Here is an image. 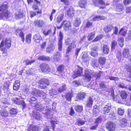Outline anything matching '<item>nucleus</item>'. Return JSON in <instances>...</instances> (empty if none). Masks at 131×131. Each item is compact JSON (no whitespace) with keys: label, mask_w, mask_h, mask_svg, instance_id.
I'll use <instances>...</instances> for the list:
<instances>
[{"label":"nucleus","mask_w":131,"mask_h":131,"mask_svg":"<svg viewBox=\"0 0 131 131\" xmlns=\"http://www.w3.org/2000/svg\"><path fill=\"white\" fill-rule=\"evenodd\" d=\"M81 23V18L80 17H77L75 19L74 25L75 27L79 26Z\"/></svg>","instance_id":"bb28decb"},{"label":"nucleus","mask_w":131,"mask_h":131,"mask_svg":"<svg viewBox=\"0 0 131 131\" xmlns=\"http://www.w3.org/2000/svg\"><path fill=\"white\" fill-rule=\"evenodd\" d=\"M39 129V127L38 126L35 125L32 127L31 129L32 131H38Z\"/></svg>","instance_id":"e2e57ef3"},{"label":"nucleus","mask_w":131,"mask_h":131,"mask_svg":"<svg viewBox=\"0 0 131 131\" xmlns=\"http://www.w3.org/2000/svg\"><path fill=\"white\" fill-rule=\"evenodd\" d=\"M97 61L96 60L93 59L92 60L91 64L92 66L94 68L97 67L98 65L97 63Z\"/></svg>","instance_id":"5fc2aeb1"},{"label":"nucleus","mask_w":131,"mask_h":131,"mask_svg":"<svg viewBox=\"0 0 131 131\" xmlns=\"http://www.w3.org/2000/svg\"><path fill=\"white\" fill-rule=\"evenodd\" d=\"M40 86L41 89H44L49 85V82L47 79H41L38 82Z\"/></svg>","instance_id":"20e7f679"},{"label":"nucleus","mask_w":131,"mask_h":131,"mask_svg":"<svg viewBox=\"0 0 131 131\" xmlns=\"http://www.w3.org/2000/svg\"><path fill=\"white\" fill-rule=\"evenodd\" d=\"M29 102L31 103L32 105L33 106L36 107L37 103V99L35 97H32L29 100Z\"/></svg>","instance_id":"4be33fe9"},{"label":"nucleus","mask_w":131,"mask_h":131,"mask_svg":"<svg viewBox=\"0 0 131 131\" xmlns=\"http://www.w3.org/2000/svg\"><path fill=\"white\" fill-rule=\"evenodd\" d=\"M105 83L103 81H102L99 84L100 89L102 90H105L106 88V86L105 85Z\"/></svg>","instance_id":"c9c22d12"},{"label":"nucleus","mask_w":131,"mask_h":131,"mask_svg":"<svg viewBox=\"0 0 131 131\" xmlns=\"http://www.w3.org/2000/svg\"><path fill=\"white\" fill-rule=\"evenodd\" d=\"M31 94L35 96L38 95L44 99L46 97V93L42 91H38L37 90H35L32 92Z\"/></svg>","instance_id":"7ed1b4c3"},{"label":"nucleus","mask_w":131,"mask_h":131,"mask_svg":"<svg viewBox=\"0 0 131 131\" xmlns=\"http://www.w3.org/2000/svg\"><path fill=\"white\" fill-rule=\"evenodd\" d=\"M111 103H108L104 108L103 110L104 112V113L105 114H106V113H108L110 110L111 109Z\"/></svg>","instance_id":"a211bd4d"},{"label":"nucleus","mask_w":131,"mask_h":131,"mask_svg":"<svg viewBox=\"0 0 131 131\" xmlns=\"http://www.w3.org/2000/svg\"><path fill=\"white\" fill-rule=\"evenodd\" d=\"M7 4H3L0 7V11L4 12L7 10Z\"/></svg>","instance_id":"f704fd0d"},{"label":"nucleus","mask_w":131,"mask_h":131,"mask_svg":"<svg viewBox=\"0 0 131 131\" xmlns=\"http://www.w3.org/2000/svg\"><path fill=\"white\" fill-rule=\"evenodd\" d=\"M106 17L103 16H96L94 17L93 19V21H99L101 20H104Z\"/></svg>","instance_id":"b1692460"},{"label":"nucleus","mask_w":131,"mask_h":131,"mask_svg":"<svg viewBox=\"0 0 131 131\" xmlns=\"http://www.w3.org/2000/svg\"><path fill=\"white\" fill-rule=\"evenodd\" d=\"M78 68L76 72L74 74L73 77L74 78H75L78 76H80L82 74L83 69L82 68L80 67L79 66H77Z\"/></svg>","instance_id":"6e6552de"},{"label":"nucleus","mask_w":131,"mask_h":131,"mask_svg":"<svg viewBox=\"0 0 131 131\" xmlns=\"http://www.w3.org/2000/svg\"><path fill=\"white\" fill-rule=\"evenodd\" d=\"M113 28V27L111 25H108L106 26L104 29V31L106 32H110Z\"/></svg>","instance_id":"cd10ccee"},{"label":"nucleus","mask_w":131,"mask_h":131,"mask_svg":"<svg viewBox=\"0 0 131 131\" xmlns=\"http://www.w3.org/2000/svg\"><path fill=\"white\" fill-rule=\"evenodd\" d=\"M120 95L122 99H125L127 98L128 95L126 92L122 91L120 93Z\"/></svg>","instance_id":"473e14b6"},{"label":"nucleus","mask_w":131,"mask_h":131,"mask_svg":"<svg viewBox=\"0 0 131 131\" xmlns=\"http://www.w3.org/2000/svg\"><path fill=\"white\" fill-rule=\"evenodd\" d=\"M23 13L21 12H19L18 13L16 14V16L17 18H20L23 17Z\"/></svg>","instance_id":"6e6d98bb"},{"label":"nucleus","mask_w":131,"mask_h":131,"mask_svg":"<svg viewBox=\"0 0 131 131\" xmlns=\"http://www.w3.org/2000/svg\"><path fill=\"white\" fill-rule=\"evenodd\" d=\"M87 4L86 0H80L78 2L79 6L81 8H85Z\"/></svg>","instance_id":"ddd939ff"},{"label":"nucleus","mask_w":131,"mask_h":131,"mask_svg":"<svg viewBox=\"0 0 131 131\" xmlns=\"http://www.w3.org/2000/svg\"><path fill=\"white\" fill-rule=\"evenodd\" d=\"M36 109L37 110L39 111H45V108L44 106L42 105H37L35 107Z\"/></svg>","instance_id":"4c0bfd02"},{"label":"nucleus","mask_w":131,"mask_h":131,"mask_svg":"<svg viewBox=\"0 0 131 131\" xmlns=\"http://www.w3.org/2000/svg\"><path fill=\"white\" fill-rule=\"evenodd\" d=\"M19 104L21 105L23 109H25L26 107V105L25 102L23 100H21L20 101V104Z\"/></svg>","instance_id":"864d4df0"},{"label":"nucleus","mask_w":131,"mask_h":131,"mask_svg":"<svg viewBox=\"0 0 131 131\" xmlns=\"http://www.w3.org/2000/svg\"><path fill=\"white\" fill-rule=\"evenodd\" d=\"M102 118L101 117H99L98 118H97L96 120V123L97 124L100 123L102 121Z\"/></svg>","instance_id":"338daca9"},{"label":"nucleus","mask_w":131,"mask_h":131,"mask_svg":"<svg viewBox=\"0 0 131 131\" xmlns=\"http://www.w3.org/2000/svg\"><path fill=\"white\" fill-rule=\"evenodd\" d=\"M35 60H30L29 59H27L24 60L23 62L26 65H30L31 64L34 63L35 61Z\"/></svg>","instance_id":"72a5a7b5"},{"label":"nucleus","mask_w":131,"mask_h":131,"mask_svg":"<svg viewBox=\"0 0 131 131\" xmlns=\"http://www.w3.org/2000/svg\"><path fill=\"white\" fill-rule=\"evenodd\" d=\"M85 121H84L81 119L79 120L78 121V125H83L85 124Z\"/></svg>","instance_id":"69168bd1"},{"label":"nucleus","mask_w":131,"mask_h":131,"mask_svg":"<svg viewBox=\"0 0 131 131\" xmlns=\"http://www.w3.org/2000/svg\"><path fill=\"white\" fill-rule=\"evenodd\" d=\"M62 34L61 32H60L59 33V40L58 45L59 50V51H61L62 45Z\"/></svg>","instance_id":"f8f14e48"},{"label":"nucleus","mask_w":131,"mask_h":131,"mask_svg":"<svg viewBox=\"0 0 131 131\" xmlns=\"http://www.w3.org/2000/svg\"><path fill=\"white\" fill-rule=\"evenodd\" d=\"M121 126L122 127H124L126 125L127 123V121L125 118H122L120 121Z\"/></svg>","instance_id":"ea45409f"},{"label":"nucleus","mask_w":131,"mask_h":131,"mask_svg":"<svg viewBox=\"0 0 131 131\" xmlns=\"http://www.w3.org/2000/svg\"><path fill=\"white\" fill-rule=\"evenodd\" d=\"M0 18L1 19H2L4 20H10L12 19L13 15L12 14L7 11L5 13L0 14Z\"/></svg>","instance_id":"f257e3e1"},{"label":"nucleus","mask_w":131,"mask_h":131,"mask_svg":"<svg viewBox=\"0 0 131 131\" xmlns=\"http://www.w3.org/2000/svg\"><path fill=\"white\" fill-rule=\"evenodd\" d=\"M95 36V33L92 32L89 33L88 36V40H92L94 37Z\"/></svg>","instance_id":"c03bdc74"},{"label":"nucleus","mask_w":131,"mask_h":131,"mask_svg":"<svg viewBox=\"0 0 131 131\" xmlns=\"http://www.w3.org/2000/svg\"><path fill=\"white\" fill-rule=\"evenodd\" d=\"M99 48L98 47L97 45L95 46L93 48H92L91 53V55L93 57L97 56L98 55V50Z\"/></svg>","instance_id":"9d476101"},{"label":"nucleus","mask_w":131,"mask_h":131,"mask_svg":"<svg viewBox=\"0 0 131 131\" xmlns=\"http://www.w3.org/2000/svg\"><path fill=\"white\" fill-rule=\"evenodd\" d=\"M75 109L77 112H80L83 110V108L82 106L77 105L75 107Z\"/></svg>","instance_id":"3c124183"},{"label":"nucleus","mask_w":131,"mask_h":131,"mask_svg":"<svg viewBox=\"0 0 131 131\" xmlns=\"http://www.w3.org/2000/svg\"><path fill=\"white\" fill-rule=\"evenodd\" d=\"M117 44V42L115 40L113 41L112 43L111 48L112 49H114Z\"/></svg>","instance_id":"052dcab7"},{"label":"nucleus","mask_w":131,"mask_h":131,"mask_svg":"<svg viewBox=\"0 0 131 131\" xmlns=\"http://www.w3.org/2000/svg\"><path fill=\"white\" fill-rule=\"evenodd\" d=\"M103 37V35H100L97 36L95 39L93 40V42H95L98 41V40L101 39Z\"/></svg>","instance_id":"603ef678"},{"label":"nucleus","mask_w":131,"mask_h":131,"mask_svg":"<svg viewBox=\"0 0 131 131\" xmlns=\"http://www.w3.org/2000/svg\"><path fill=\"white\" fill-rule=\"evenodd\" d=\"M53 28L54 29V32H53V34H54L55 33V31L56 29V28L55 27H52L51 26L50 29H49L47 30H45L43 31V33L44 34L45 36L48 35L51 33V28Z\"/></svg>","instance_id":"6ab92c4d"},{"label":"nucleus","mask_w":131,"mask_h":131,"mask_svg":"<svg viewBox=\"0 0 131 131\" xmlns=\"http://www.w3.org/2000/svg\"><path fill=\"white\" fill-rule=\"evenodd\" d=\"M62 24L64 25V28L65 30L68 29L71 26V24L70 22L67 21L66 20L63 21Z\"/></svg>","instance_id":"4468645a"},{"label":"nucleus","mask_w":131,"mask_h":131,"mask_svg":"<svg viewBox=\"0 0 131 131\" xmlns=\"http://www.w3.org/2000/svg\"><path fill=\"white\" fill-rule=\"evenodd\" d=\"M16 34L17 36L19 35V37L21 38L23 42H24L25 40L24 34L21 29H17L16 31Z\"/></svg>","instance_id":"1a4fd4ad"},{"label":"nucleus","mask_w":131,"mask_h":131,"mask_svg":"<svg viewBox=\"0 0 131 131\" xmlns=\"http://www.w3.org/2000/svg\"><path fill=\"white\" fill-rule=\"evenodd\" d=\"M11 39L9 38L3 39L0 45V48L5 46L7 48H10L11 46Z\"/></svg>","instance_id":"f03ea898"},{"label":"nucleus","mask_w":131,"mask_h":131,"mask_svg":"<svg viewBox=\"0 0 131 131\" xmlns=\"http://www.w3.org/2000/svg\"><path fill=\"white\" fill-rule=\"evenodd\" d=\"M9 111V114L12 115L16 114L17 112V110L14 108H10Z\"/></svg>","instance_id":"58836bf2"},{"label":"nucleus","mask_w":131,"mask_h":131,"mask_svg":"<svg viewBox=\"0 0 131 131\" xmlns=\"http://www.w3.org/2000/svg\"><path fill=\"white\" fill-rule=\"evenodd\" d=\"M45 22L42 20H36L34 21V24L35 26L39 28L42 27L45 25Z\"/></svg>","instance_id":"423d86ee"},{"label":"nucleus","mask_w":131,"mask_h":131,"mask_svg":"<svg viewBox=\"0 0 131 131\" xmlns=\"http://www.w3.org/2000/svg\"><path fill=\"white\" fill-rule=\"evenodd\" d=\"M74 12L73 8L72 7H70L67 11V15L70 17H72L74 15Z\"/></svg>","instance_id":"f3484780"},{"label":"nucleus","mask_w":131,"mask_h":131,"mask_svg":"<svg viewBox=\"0 0 131 131\" xmlns=\"http://www.w3.org/2000/svg\"><path fill=\"white\" fill-rule=\"evenodd\" d=\"M38 59L41 60H50V58L48 57L41 56L38 57Z\"/></svg>","instance_id":"37998d69"},{"label":"nucleus","mask_w":131,"mask_h":131,"mask_svg":"<svg viewBox=\"0 0 131 131\" xmlns=\"http://www.w3.org/2000/svg\"><path fill=\"white\" fill-rule=\"evenodd\" d=\"M33 115L34 118L37 120L40 119L41 117V115L37 112L34 113Z\"/></svg>","instance_id":"c85d7f7f"},{"label":"nucleus","mask_w":131,"mask_h":131,"mask_svg":"<svg viewBox=\"0 0 131 131\" xmlns=\"http://www.w3.org/2000/svg\"><path fill=\"white\" fill-rule=\"evenodd\" d=\"M92 23L91 21L89 20L87 21L86 23V27L89 28L92 26Z\"/></svg>","instance_id":"680f3d73"},{"label":"nucleus","mask_w":131,"mask_h":131,"mask_svg":"<svg viewBox=\"0 0 131 131\" xmlns=\"http://www.w3.org/2000/svg\"><path fill=\"white\" fill-rule=\"evenodd\" d=\"M86 96V94L84 92H80L77 95V98L81 100H82L85 98Z\"/></svg>","instance_id":"393cba45"},{"label":"nucleus","mask_w":131,"mask_h":131,"mask_svg":"<svg viewBox=\"0 0 131 131\" xmlns=\"http://www.w3.org/2000/svg\"><path fill=\"white\" fill-rule=\"evenodd\" d=\"M61 54L59 52H57L54 55L53 58V61L54 62H58L60 60Z\"/></svg>","instance_id":"9b49d317"},{"label":"nucleus","mask_w":131,"mask_h":131,"mask_svg":"<svg viewBox=\"0 0 131 131\" xmlns=\"http://www.w3.org/2000/svg\"><path fill=\"white\" fill-rule=\"evenodd\" d=\"M31 34H28L27 35L26 37V41L28 43H30L31 41Z\"/></svg>","instance_id":"de8ad7c7"},{"label":"nucleus","mask_w":131,"mask_h":131,"mask_svg":"<svg viewBox=\"0 0 131 131\" xmlns=\"http://www.w3.org/2000/svg\"><path fill=\"white\" fill-rule=\"evenodd\" d=\"M124 111L123 109L119 108L118 109V114L120 115H123L124 113Z\"/></svg>","instance_id":"bf43d9fd"},{"label":"nucleus","mask_w":131,"mask_h":131,"mask_svg":"<svg viewBox=\"0 0 131 131\" xmlns=\"http://www.w3.org/2000/svg\"><path fill=\"white\" fill-rule=\"evenodd\" d=\"M46 117L48 118H51L53 114V113L51 111H46L43 112Z\"/></svg>","instance_id":"a878e982"},{"label":"nucleus","mask_w":131,"mask_h":131,"mask_svg":"<svg viewBox=\"0 0 131 131\" xmlns=\"http://www.w3.org/2000/svg\"><path fill=\"white\" fill-rule=\"evenodd\" d=\"M108 78L110 80H114L115 81H118L119 79L118 77L112 76L109 77Z\"/></svg>","instance_id":"0e129e2a"},{"label":"nucleus","mask_w":131,"mask_h":131,"mask_svg":"<svg viewBox=\"0 0 131 131\" xmlns=\"http://www.w3.org/2000/svg\"><path fill=\"white\" fill-rule=\"evenodd\" d=\"M64 16L63 13L60 14L57 18V22L58 23H60L63 19Z\"/></svg>","instance_id":"a18cd8bd"},{"label":"nucleus","mask_w":131,"mask_h":131,"mask_svg":"<svg viewBox=\"0 0 131 131\" xmlns=\"http://www.w3.org/2000/svg\"><path fill=\"white\" fill-rule=\"evenodd\" d=\"M85 79L87 81H89L92 78V75L91 74L89 73H88L87 72H86L85 74Z\"/></svg>","instance_id":"2f4dec72"},{"label":"nucleus","mask_w":131,"mask_h":131,"mask_svg":"<svg viewBox=\"0 0 131 131\" xmlns=\"http://www.w3.org/2000/svg\"><path fill=\"white\" fill-rule=\"evenodd\" d=\"M57 93V91L55 89H52L49 91V94L51 96H53L54 95H56Z\"/></svg>","instance_id":"e433bc0d"},{"label":"nucleus","mask_w":131,"mask_h":131,"mask_svg":"<svg viewBox=\"0 0 131 131\" xmlns=\"http://www.w3.org/2000/svg\"><path fill=\"white\" fill-rule=\"evenodd\" d=\"M20 81H16L13 85V89L16 90H18L19 87L20 85Z\"/></svg>","instance_id":"c756f323"},{"label":"nucleus","mask_w":131,"mask_h":131,"mask_svg":"<svg viewBox=\"0 0 131 131\" xmlns=\"http://www.w3.org/2000/svg\"><path fill=\"white\" fill-rule=\"evenodd\" d=\"M93 4L96 6H98L100 5H105V4L102 0H93Z\"/></svg>","instance_id":"dca6fc26"},{"label":"nucleus","mask_w":131,"mask_h":131,"mask_svg":"<svg viewBox=\"0 0 131 131\" xmlns=\"http://www.w3.org/2000/svg\"><path fill=\"white\" fill-rule=\"evenodd\" d=\"M41 70L43 72H48L50 71V68L49 66L45 63H42L40 65Z\"/></svg>","instance_id":"39448f33"},{"label":"nucleus","mask_w":131,"mask_h":131,"mask_svg":"<svg viewBox=\"0 0 131 131\" xmlns=\"http://www.w3.org/2000/svg\"><path fill=\"white\" fill-rule=\"evenodd\" d=\"M123 2L125 5H126L130 4L131 3L130 0H124Z\"/></svg>","instance_id":"774afa93"},{"label":"nucleus","mask_w":131,"mask_h":131,"mask_svg":"<svg viewBox=\"0 0 131 131\" xmlns=\"http://www.w3.org/2000/svg\"><path fill=\"white\" fill-rule=\"evenodd\" d=\"M34 40L35 42L39 43L40 41L42 40V38L40 35L38 34L34 35Z\"/></svg>","instance_id":"2eb2a0df"},{"label":"nucleus","mask_w":131,"mask_h":131,"mask_svg":"<svg viewBox=\"0 0 131 131\" xmlns=\"http://www.w3.org/2000/svg\"><path fill=\"white\" fill-rule=\"evenodd\" d=\"M103 52L105 54H108L109 52V49L108 46L104 45L103 47Z\"/></svg>","instance_id":"7c9ffc66"},{"label":"nucleus","mask_w":131,"mask_h":131,"mask_svg":"<svg viewBox=\"0 0 131 131\" xmlns=\"http://www.w3.org/2000/svg\"><path fill=\"white\" fill-rule=\"evenodd\" d=\"M12 101L15 103L17 104H20V100L17 98H14L12 99Z\"/></svg>","instance_id":"4d7b16f0"},{"label":"nucleus","mask_w":131,"mask_h":131,"mask_svg":"<svg viewBox=\"0 0 131 131\" xmlns=\"http://www.w3.org/2000/svg\"><path fill=\"white\" fill-rule=\"evenodd\" d=\"M106 127L107 129L108 130L112 131L115 129V125L114 123L111 122H109L107 123Z\"/></svg>","instance_id":"0eeeda50"},{"label":"nucleus","mask_w":131,"mask_h":131,"mask_svg":"<svg viewBox=\"0 0 131 131\" xmlns=\"http://www.w3.org/2000/svg\"><path fill=\"white\" fill-rule=\"evenodd\" d=\"M93 101L91 97L89 98V100H88L86 104L87 106L88 107H91L92 106L93 104Z\"/></svg>","instance_id":"09e8293b"},{"label":"nucleus","mask_w":131,"mask_h":131,"mask_svg":"<svg viewBox=\"0 0 131 131\" xmlns=\"http://www.w3.org/2000/svg\"><path fill=\"white\" fill-rule=\"evenodd\" d=\"M1 115L5 117H7L8 115V112L5 109H2L0 111Z\"/></svg>","instance_id":"5701e85b"},{"label":"nucleus","mask_w":131,"mask_h":131,"mask_svg":"<svg viewBox=\"0 0 131 131\" xmlns=\"http://www.w3.org/2000/svg\"><path fill=\"white\" fill-rule=\"evenodd\" d=\"M106 59L104 57H100L99 59V62L101 65H103L105 62Z\"/></svg>","instance_id":"79ce46f5"},{"label":"nucleus","mask_w":131,"mask_h":131,"mask_svg":"<svg viewBox=\"0 0 131 131\" xmlns=\"http://www.w3.org/2000/svg\"><path fill=\"white\" fill-rule=\"evenodd\" d=\"M82 59L84 62H88L89 61V58L86 54H84L82 57Z\"/></svg>","instance_id":"a19ab883"},{"label":"nucleus","mask_w":131,"mask_h":131,"mask_svg":"<svg viewBox=\"0 0 131 131\" xmlns=\"http://www.w3.org/2000/svg\"><path fill=\"white\" fill-rule=\"evenodd\" d=\"M72 96V93H67L66 95L67 100L69 101H71Z\"/></svg>","instance_id":"8fccbe9b"},{"label":"nucleus","mask_w":131,"mask_h":131,"mask_svg":"<svg viewBox=\"0 0 131 131\" xmlns=\"http://www.w3.org/2000/svg\"><path fill=\"white\" fill-rule=\"evenodd\" d=\"M124 10V6L121 4H117L116 6V10L117 12H122Z\"/></svg>","instance_id":"412c9836"},{"label":"nucleus","mask_w":131,"mask_h":131,"mask_svg":"<svg viewBox=\"0 0 131 131\" xmlns=\"http://www.w3.org/2000/svg\"><path fill=\"white\" fill-rule=\"evenodd\" d=\"M124 30V29L123 28L121 29L120 30L119 33L122 35L124 36H125V35L126 34L127 31L126 30H125L123 32H122Z\"/></svg>","instance_id":"13d9d810"},{"label":"nucleus","mask_w":131,"mask_h":131,"mask_svg":"<svg viewBox=\"0 0 131 131\" xmlns=\"http://www.w3.org/2000/svg\"><path fill=\"white\" fill-rule=\"evenodd\" d=\"M123 55L124 58H128V57L129 55V49L128 48H125L123 49Z\"/></svg>","instance_id":"aec40b11"},{"label":"nucleus","mask_w":131,"mask_h":131,"mask_svg":"<svg viewBox=\"0 0 131 131\" xmlns=\"http://www.w3.org/2000/svg\"><path fill=\"white\" fill-rule=\"evenodd\" d=\"M66 85L65 84H64L61 87L59 88L58 90L59 92L61 93L63 91L66 90Z\"/></svg>","instance_id":"49530a36"}]
</instances>
